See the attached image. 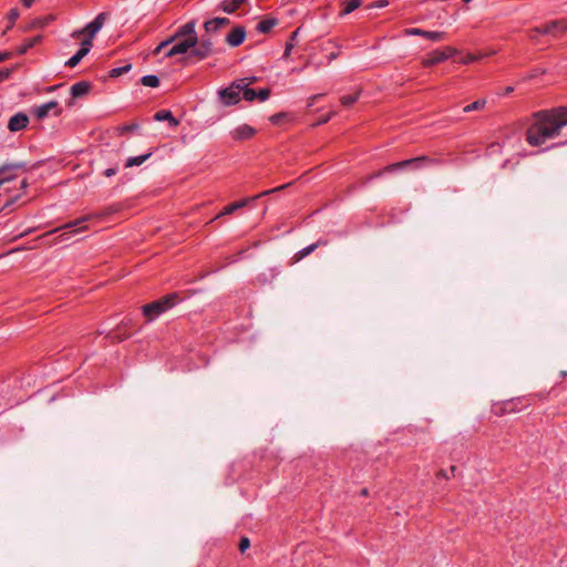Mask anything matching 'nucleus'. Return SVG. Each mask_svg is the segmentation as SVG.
<instances>
[{"instance_id":"21","label":"nucleus","mask_w":567,"mask_h":567,"mask_svg":"<svg viewBox=\"0 0 567 567\" xmlns=\"http://www.w3.org/2000/svg\"><path fill=\"white\" fill-rule=\"evenodd\" d=\"M94 215H86V216H83V217H80L73 221H70L68 224H64L63 226L54 229L53 231H58L60 229H73L75 227H79L78 229H74L73 231L76 233L79 230H83L85 229L86 227L83 226L84 223L89 221L90 219L93 218Z\"/></svg>"},{"instance_id":"8","label":"nucleus","mask_w":567,"mask_h":567,"mask_svg":"<svg viewBox=\"0 0 567 567\" xmlns=\"http://www.w3.org/2000/svg\"><path fill=\"white\" fill-rule=\"evenodd\" d=\"M109 18V13L107 12H101L99 13L93 21H91L90 23L86 24V27L79 31V34H82V33H85L86 35L90 37V39H93L96 33L102 29L104 22L106 21V19Z\"/></svg>"},{"instance_id":"51","label":"nucleus","mask_w":567,"mask_h":567,"mask_svg":"<svg viewBox=\"0 0 567 567\" xmlns=\"http://www.w3.org/2000/svg\"><path fill=\"white\" fill-rule=\"evenodd\" d=\"M437 477L446 478V480H449V478H450V476H449V474H447V471H445V470H440V471L437 472Z\"/></svg>"},{"instance_id":"59","label":"nucleus","mask_w":567,"mask_h":567,"mask_svg":"<svg viewBox=\"0 0 567 567\" xmlns=\"http://www.w3.org/2000/svg\"><path fill=\"white\" fill-rule=\"evenodd\" d=\"M514 91V87L513 86H506L505 90H504V94H509Z\"/></svg>"},{"instance_id":"11","label":"nucleus","mask_w":567,"mask_h":567,"mask_svg":"<svg viewBox=\"0 0 567 567\" xmlns=\"http://www.w3.org/2000/svg\"><path fill=\"white\" fill-rule=\"evenodd\" d=\"M404 33L406 35H419V37H423L430 41H433V42H439L441 40H443L444 38V32H441V31H426V30H423V29H419V28H410V29H405Z\"/></svg>"},{"instance_id":"30","label":"nucleus","mask_w":567,"mask_h":567,"mask_svg":"<svg viewBox=\"0 0 567 567\" xmlns=\"http://www.w3.org/2000/svg\"><path fill=\"white\" fill-rule=\"evenodd\" d=\"M141 83L144 85V86H150V87H157L159 85V79L157 75H154V74H147V75H144L142 79H141Z\"/></svg>"},{"instance_id":"61","label":"nucleus","mask_w":567,"mask_h":567,"mask_svg":"<svg viewBox=\"0 0 567 567\" xmlns=\"http://www.w3.org/2000/svg\"><path fill=\"white\" fill-rule=\"evenodd\" d=\"M247 79H248V81H247V82L249 83V85L256 81V78H255V76H252V78H247Z\"/></svg>"},{"instance_id":"25","label":"nucleus","mask_w":567,"mask_h":567,"mask_svg":"<svg viewBox=\"0 0 567 567\" xmlns=\"http://www.w3.org/2000/svg\"><path fill=\"white\" fill-rule=\"evenodd\" d=\"M42 41V35H35V37H32L30 39H27L24 41V43H22L18 49H17V53L20 54V55H23L25 54L31 48H33L34 45H37L38 43H40Z\"/></svg>"},{"instance_id":"3","label":"nucleus","mask_w":567,"mask_h":567,"mask_svg":"<svg viewBox=\"0 0 567 567\" xmlns=\"http://www.w3.org/2000/svg\"><path fill=\"white\" fill-rule=\"evenodd\" d=\"M179 300L176 292L169 293L142 307L143 315L148 321H153L165 311L173 308Z\"/></svg>"},{"instance_id":"12","label":"nucleus","mask_w":567,"mask_h":567,"mask_svg":"<svg viewBox=\"0 0 567 567\" xmlns=\"http://www.w3.org/2000/svg\"><path fill=\"white\" fill-rule=\"evenodd\" d=\"M29 124V117L25 113L19 112L10 117L8 122V130L10 132H19L24 130Z\"/></svg>"},{"instance_id":"17","label":"nucleus","mask_w":567,"mask_h":567,"mask_svg":"<svg viewBox=\"0 0 567 567\" xmlns=\"http://www.w3.org/2000/svg\"><path fill=\"white\" fill-rule=\"evenodd\" d=\"M255 134H256V130L248 124H241L231 132V136L236 141L249 140Z\"/></svg>"},{"instance_id":"46","label":"nucleus","mask_w":567,"mask_h":567,"mask_svg":"<svg viewBox=\"0 0 567 567\" xmlns=\"http://www.w3.org/2000/svg\"><path fill=\"white\" fill-rule=\"evenodd\" d=\"M293 49V43L288 41L285 47L284 58H288Z\"/></svg>"},{"instance_id":"14","label":"nucleus","mask_w":567,"mask_h":567,"mask_svg":"<svg viewBox=\"0 0 567 567\" xmlns=\"http://www.w3.org/2000/svg\"><path fill=\"white\" fill-rule=\"evenodd\" d=\"M21 169H27L25 162L4 163L2 166H0V176L4 175L1 179L6 178V177H11L9 179V182H10L16 177V174H13V172L21 171ZM6 183H8V181Z\"/></svg>"},{"instance_id":"57","label":"nucleus","mask_w":567,"mask_h":567,"mask_svg":"<svg viewBox=\"0 0 567 567\" xmlns=\"http://www.w3.org/2000/svg\"><path fill=\"white\" fill-rule=\"evenodd\" d=\"M28 185H29L28 179L24 178V179L21 181V186L20 187H21V189H25L28 187Z\"/></svg>"},{"instance_id":"34","label":"nucleus","mask_w":567,"mask_h":567,"mask_svg":"<svg viewBox=\"0 0 567 567\" xmlns=\"http://www.w3.org/2000/svg\"><path fill=\"white\" fill-rule=\"evenodd\" d=\"M21 197L20 194L18 195H14L12 197H10L9 199L6 200L4 204H2L0 206V213L3 212V210H12V206L18 202V199Z\"/></svg>"},{"instance_id":"22","label":"nucleus","mask_w":567,"mask_h":567,"mask_svg":"<svg viewBox=\"0 0 567 567\" xmlns=\"http://www.w3.org/2000/svg\"><path fill=\"white\" fill-rule=\"evenodd\" d=\"M239 81H243V83H240V86H244L241 90V93H240V94H243V99L248 102H254L255 100H257L256 90L249 87V83L247 82L248 79L243 78V79H239Z\"/></svg>"},{"instance_id":"39","label":"nucleus","mask_w":567,"mask_h":567,"mask_svg":"<svg viewBox=\"0 0 567 567\" xmlns=\"http://www.w3.org/2000/svg\"><path fill=\"white\" fill-rule=\"evenodd\" d=\"M517 406H516V402L515 401H507L504 403L503 408H502V411H506V412H514V411H517Z\"/></svg>"},{"instance_id":"29","label":"nucleus","mask_w":567,"mask_h":567,"mask_svg":"<svg viewBox=\"0 0 567 567\" xmlns=\"http://www.w3.org/2000/svg\"><path fill=\"white\" fill-rule=\"evenodd\" d=\"M361 6V0H350L343 3V9L340 12V16H347L353 12Z\"/></svg>"},{"instance_id":"52","label":"nucleus","mask_w":567,"mask_h":567,"mask_svg":"<svg viewBox=\"0 0 567 567\" xmlns=\"http://www.w3.org/2000/svg\"><path fill=\"white\" fill-rule=\"evenodd\" d=\"M10 56H11L10 52H2V53H0V62L7 60Z\"/></svg>"},{"instance_id":"48","label":"nucleus","mask_w":567,"mask_h":567,"mask_svg":"<svg viewBox=\"0 0 567 567\" xmlns=\"http://www.w3.org/2000/svg\"><path fill=\"white\" fill-rule=\"evenodd\" d=\"M116 173H117V168L116 167H110V168L104 171V175L106 177L114 176Z\"/></svg>"},{"instance_id":"31","label":"nucleus","mask_w":567,"mask_h":567,"mask_svg":"<svg viewBox=\"0 0 567 567\" xmlns=\"http://www.w3.org/2000/svg\"><path fill=\"white\" fill-rule=\"evenodd\" d=\"M359 95H360V91H358L353 94L343 95L340 99V102L343 106L349 107L358 101Z\"/></svg>"},{"instance_id":"18","label":"nucleus","mask_w":567,"mask_h":567,"mask_svg":"<svg viewBox=\"0 0 567 567\" xmlns=\"http://www.w3.org/2000/svg\"><path fill=\"white\" fill-rule=\"evenodd\" d=\"M198 42V38H185L173 45V52L176 54L188 53Z\"/></svg>"},{"instance_id":"10","label":"nucleus","mask_w":567,"mask_h":567,"mask_svg":"<svg viewBox=\"0 0 567 567\" xmlns=\"http://www.w3.org/2000/svg\"><path fill=\"white\" fill-rule=\"evenodd\" d=\"M91 89L92 84L89 81H80L74 83L70 89L71 99L68 101V106H73L74 99L86 95Z\"/></svg>"},{"instance_id":"44","label":"nucleus","mask_w":567,"mask_h":567,"mask_svg":"<svg viewBox=\"0 0 567 567\" xmlns=\"http://www.w3.org/2000/svg\"><path fill=\"white\" fill-rule=\"evenodd\" d=\"M11 74L10 69H0V83L6 81Z\"/></svg>"},{"instance_id":"35","label":"nucleus","mask_w":567,"mask_h":567,"mask_svg":"<svg viewBox=\"0 0 567 567\" xmlns=\"http://www.w3.org/2000/svg\"><path fill=\"white\" fill-rule=\"evenodd\" d=\"M175 41V37H169L167 38L165 41L161 42L153 51V54L154 55H157L159 54V52L166 48L167 45H169L171 43H173Z\"/></svg>"},{"instance_id":"23","label":"nucleus","mask_w":567,"mask_h":567,"mask_svg":"<svg viewBox=\"0 0 567 567\" xmlns=\"http://www.w3.org/2000/svg\"><path fill=\"white\" fill-rule=\"evenodd\" d=\"M247 0H223L219 8L226 13H234Z\"/></svg>"},{"instance_id":"19","label":"nucleus","mask_w":567,"mask_h":567,"mask_svg":"<svg viewBox=\"0 0 567 567\" xmlns=\"http://www.w3.org/2000/svg\"><path fill=\"white\" fill-rule=\"evenodd\" d=\"M230 23V20L228 18H214L210 20H207L204 23V28L207 33L217 32L220 28L228 25Z\"/></svg>"},{"instance_id":"36","label":"nucleus","mask_w":567,"mask_h":567,"mask_svg":"<svg viewBox=\"0 0 567 567\" xmlns=\"http://www.w3.org/2000/svg\"><path fill=\"white\" fill-rule=\"evenodd\" d=\"M270 93H271V91H270L269 87H264V89H260V90L256 91L257 99L260 102L266 101L270 96Z\"/></svg>"},{"instance_id":"58","label":"nucleus","mask_w":567,"mask_h":567,"mask_svg":"<svg viewBox=\"0 0 567 567\" xmlns=\"http://www.w3.org/2000/svg\"><path fill=\"white\" fill-rule=\"evenodd\" d=\"M298 31H299V29H297L296 31H293V32L291 33V37H290V40H289V41H291L292 43H293V40H296V38H297Z\"/></svg>"},{"instance_id":"33","label":"nucleus","mask_w":567,"mask_h":567,"mask_svg":"<svg viewBox=\"0 0 567 567\" xmlns=\"http://www.w3.org/2000/svg\"><path fill=\"white\" fill-rule=\"evenodd\" d=\"M132 69V64L131 63H127L123 66H118V68H114L110 71V76L111 78H117L124 73H127L130 70Z\"/></svg>"},{"instance_id":"9","label":"nucleus","mask_w":567,"mask_h":567,"mask_svg":"<svg viewBox=\"0 0 567 567\" xmlns=\"http://www.w3.org/2000/svg\"><path fill=\"white\" fill-rule=\"evenodd\" d=\"M51 111H53L54 115L56 116L62 113V110L60 109L56 101H49L42 105L34 106L32 113L38 120H43L50 114Z\"/></svg>"},{"instance_id":"62","label":"nucleus","mask_w":567,"mask_h":567,"mask_svg":"<svg viewBox=\"0 0 567 567\" xmlns=\"http://www.w3.org/2000/svg\"><path fill=\"white\" fill-rule=\"evenodd\" d=\"M450 471H451L452 475H454V473H455V471H456V466H454V465H453V466H451V467H450Z\"/></svg>"},{"instance_id":"28","label":"nucleus","mask_w":567,"mask_h":567,"mask_svg":"<svg viewBox=\"0 0 567 567\" xmlns=\"http://www.w3.org/2000/svg\"><path fill=\"white\" fill-rule=\"evenodd\" d=\"M85 55H87L85 49H79L78 52L65 62V66L75 68Z\"/></svg>"},{"instance_id":"53","label":"nucleus","mask_w":567,"mask_h":567,"mask_svg":"<svg viewBox=\"0 0 567 567\" xmlns=\"http://www.w3.org/2000/svg\"><path fill=\"white\" fill-rule=\"evenodd\" d=\"M177 55L176 52H173V47L165 53V58H173Z\"/></svg>"},{"instance_id":"42","label":"nucleus","mask_w":567,"mask_h":567,"mask_svg":"<svg viewBox=\"0 0 567 567\" xmlns=\"http://www.w3.org/2000/svg\"><path fill=\"white\" fill-rule=\"evenodd\" d=\"M91 48H92V39H90V37L87 35V38L82 41L80 49H85V53L89 54Z\"/></svg>"},{"instance_id":"63","label":"nucleus","mask_w":567,"mask_h":567,"mask_svg":"<svg viewBox=\"0 0 567 567\" xmlns=\"http://www.w3.org/2000/svg\"><path fill=\"white\" fill-rule=\"evenodd\" d=\"M361 495H363V496L368 495V489H367V488H363V489L361 491Z\"/></svg>"},{"instance_id":"37","label":"nucleus","mask_w":567,"mask_h":567,"mask_svg":"<svg viewBox=\"0 0 567 567\" xmlns=\"http://www.w3.org/2000/svg\"><path fill=\"white\" fill-rule=\"evenodd\" d=\"M250 547V540L248 537L243 536L238 544V549L240 553H245Z\"/></svg>"},{"instance_id":"54","label":"nucleus","mask_w":567,"mask_h":567,"mask_svg":"<svg viewBox=\"0 0 567 567\" xmlns=\"http://www.w3.org/2000/svg\"><path fill=\"white\" fill-rule=\"evenodd\" d=\"M34 0H22V4L25 8H30L33 4Z\"/></svg>"},{"instance_id":"1","label":"nucleus","mask_w":567,"mask_h":567,"mask_svg":"<svg viewBox=\"0 0 567 567\" xmlns=\"http://www.w3.org/2000/svg\"><path fill=\"white\" fill-rule=\"evenodd\" d=\"M533 118L526 132V141L532 146H540L547 140L558 136L567 125V106L538 111L533 114Z\"/></svg>"},{"instance_id":"20","label":"nucleus","mask_w":567,"mask_h":567,"mask_svg":"<svg viewBox=\"0 0 567 567\" xmlns=\"http://www.w3.org/2000/svg\"><path fill=\"white\" fill-rule=\"evenodd\" d=\"M153 118L157 122L167 121L169 127H176L179 125V121L174 117L173 113L169 110H161L157 111Z\"/></svg>"},{"instance_id":"15","label":"nucleus","mask_w":567,"mask_h":567,"mask_svg":"<svg viewBox=\"0 0 567 567\" xmlns=\"http://www.w3.org/2000/svg\"><path fill=\"white\" fill-rule=\"evenodd\" d=\"M451 56V53H446L442 50L432 51L422 62L423 66L430 68L436 65Z\"/></svg>"},{"instance_id":"32","label":"nucleus","mask_w":567,"mask_h":567,"mask_svg":"<svg viewBox=\"0 0 567 567\" xmlns=\"http://www.w3.org/2000/svg\"><path fill=\"white\" fill-rule=\"evenodd\" d=\"M485 104H486L485 99L477 100V101L464 106L463 112L470 113L472 111L482 110L485 106Z\"/></svg>"},{"instance_id":"45","label":"nucleus","mask_w":567,"mask_h":567,"mask_svg":"<svg viewBox=\"0 0 567 567\" xmlns=\"http://www.w3.org/2000/svg\"><path fill=\"white\" fill-rule=\"evenodd\" d=\"M389 6V1L388 0H377L375 2H373L371 4V8H385Z\"/></svg>"},{"instance_id":"26","label":"nucleus","mask_w":567,"mask_h":567,"mask_svg":"<svg viewBox=\"0 0 567 567\" xmlns=\"http://www.w3.org/2000/svg\"><path fill=\"white\" fill-rule=\"evenodd\" d=\"M327 243L323 241V240H318L317 243L315 244H311L305 248H302L301 250H299L296 256H295V260L296 261H299L301 259H303L305 257H307L308 255H310L311 252H313L319 246H322V245H326Z\"/></svg>"},{"instance_id":"43","label":"nucleus","mask_w":567,"mask_h":567,"mask_svg":"<svg viewBox=\"0 0 567 567\" xmlns=\"http://www.w3.org/2000/svg\"><path fill=\"white\" fill-rule=\"evenodd\" d=\"M286 116L285 113H277L270 116V122L275 125L280 124L281 120Z\"/></svg>"},{"instance_id":"4","label":"nucleus","mask_w":567,"mask_h":567,"mask_svg":"<svg viewBox=\"0 0 567 567\" xmlns=\"http://www.w3.org/2000/svg\"><path fill=\"white\" fill-rule=\"evenodd\" d=\"M567 31V20L559 19L550 21L542 27H535L529 30L528 37L532 41H536L540 34H548L554 38H558L560 34Z\"/></svg>"},{"instance_id":"55","label":"nucleus","mask_w":567,"mask_h":567,"mask_svg":"<svg viewBox=\"0 0 567 567\" xmlns=\"http://www.w3.org/2000/svg\"><path fill=\"white\" fill-rule=\"evenodd\" d=\"M62 84H56V85H52V86H49L47 89V92H54L56 89H59Z\"/></svg>"},{"instance_id":"2","label":"nucleus","mask_w":567,"mask_h":567,"mask_svg":"<svg viewBox=\"0 0 567 567\" xmlns=\"http://www.w3.org/2000/svg\"><path fill=\"white\" fill-rule=\"evenodd\" d=\"M441 164H443V161L440 158H434V157H430L426 155H422L419 157L404 159V161H401L398 163L390 164V165L385 166L382 171H379V172L372 174L369 177V181H371L373 178H379L384 173H394V172H398L403 168L420 169L424 166H436V165H441Z\"/></svg>"},{"instance_id":"13","label":"nucleus","mask_w":567,"mask_h":567,"mask_svg":"<svg viewBox=\"0 0 567 567\" xmlns=\"http://www.w3.org/2000/svg\"><path fill=\"white\" fill-rule=\"evenodd\" d=\"M246 39V29L243 25H236L226 37L228 45L235 48L240 45Z\"/></svg>"},{"instance_id":"7","label":"nucleus","mask_w":567,"mask_h":567,"mask_svg":"<svg viewBox=\"0 0 567 567\" xmlns=\"http://www.w3.org/2000/svg\"><path fill=\"white\" fill-rule=\"evenodd\" d=\"M213 51V42L209 38H202V40L197 42V44L192 48L188 53V58H196L197 60H204L210 55Z\"/></svg>"},{"instance_id":"38","label":"nucleus","mask_w":567,"mask_h":567,"mask_svg":"<svg viewBox=\"0 0 567 567\" xmlns=\"http://www.w3.org/2000/svg\"><path fill=\"white\" fill-rule=\"evenodd\" d=\"M118 210H120V206L118 205H113V206H110V207L105 208L102 213L97 214L96 216L97 217H105V216H109L111 214L117 213Z\"/></svg>"},{"instance_id":"50","label":"nucleus","mask_w":567,"mask_h":567,"mask_svg":"<svg viewBox=\"0 0 567 567\" xmlns=\"http://www.w3.org/2000/svg\"><path fill=\"white\" fill-rule=\"evenodd\" d=\"M137 128H138V124L132 123V124L125 125L123 127V131H134V130H137Z\"/></svg>"},{"instance_id":"6","label":"nucleus","mask_w":567,"mask_h":567,"mask_svg":"<svg viewBox=\"0 0 567 567\" xmlns=\"http://www.w3.org/2000/svg\"><path fill=\"white\" fill-rule=\"evenodd\" d=\"M289 184H286V185L279 186V187H275L272 189L261 192L260 194H258L256 196L247 197V198H244L241 200H238V202H235L233 204H229L216 216V218H219V217L225 216V215H230V214L235 213L237 209L246 207L247 205H249L254 200H256V199H258L260 197H264L266 195L272 194L275 192H278L280 189H284Z\"/></svg>"},{"instance_id":"60","label":"nucleus","mask_w":567,"mask_h":567,"mask_svg":"<svg viewBox=\"0 0 567 567\" xmlns=\"http://www.w3.org/2000/svg\"><path fill=\"white\" fill-rule=\"evenodd\" d=\"M11 177H6L3 179H0V187L6 184L7 181H9Z\"/></svg>"},{"instance_id":"27","label":"nucleus","mask_w":567,"mask_h":567,"mask_svg":"<svg viewBox=\"0 0 567 567\" xmlns=\"http://www.w3.org/2000/svg\"><path fill=\"white\" fill-rule=\"evenodd\" d=\"M151 155H152V152H148L147 154H144V155L128 157L126 159L125 167L140 166L146 159H148L151 157Z\"/></svg>"},{"instance_id":"56","label":"nucleus","mask_w":567,"mask_h":567,"mask_svg":"<svg viewBox=\"0 0 567 567\" xmlns=\"http://www.w3.org/2000/svg\"><path fill=\"white\" fill-rule=\"evenodd\" d=\"M330 117H331L330 115H327V116H324V117L320 118V120H319V122H318V124H324V123H327V122L330 120Z\"/></svg>"},{"instance_id":"40","label":"nucleus","mask_w":567,"mask_h":567,"mask_svg":"<svg viewBox=\"0 0 567 567\" xmlns=\"http://www.w3.org/2000/svg\"><path fill=\"white\" fill-rule=\"evenodd\" d=\"M19 17H20V12L17 8L11 9L8 13V19L11 24H13Z\"/></svg>"},{"instance_id":"16","label":"nucleus","mask_w":567,"mask_h":567,"mask_svg":"<svg viewBox=\"0 0 567 567\" xmlns=\"http://www.w3.org/2000/svg\"><path fill=\"white\" fill-rule=\"evenodd\" d=\"M195 20H190L187 23L181 25L172 37H175V40L182 38H198L195 31Z\"/></svg>"},{"instance_id":"47","label":"nucleus","mask_w":567,"mask_h":567,"mask_svg":"<svg viewBox=\"0 0 567 567\" xmlns=\"http://www.w3.org/2000/svg\"><path fill=\"white\" fill-rule=\"evenodd\" d=\"M321 96H322V94H316V95H312L311 97H309L307 106H308V107L313 106V105H315V103H316V101H317L318 99H320Z\"/></svg>"},{"instance_id":"49","label":"nucleus","mask_w":567,"mask_h":567,"mask_svg":"<svg viewBox=\"0 0 567 567\" xmlns=\"http://www.w3.org/2000/svg\"><path fill=\"white\" fill-rule=\"evenodd\" d=\"M499 148H501V145H499L498 143H493V144H491V145L488 146V148H487V150H488V152H489V153H494V152H496V151H497V150H499Z\"/></svg>"},{"instance_id":"64","label":"nucleus","mask_w":567,"mask_h":567,"mask_svg":"<svg viewBox=\"0 0 567 567\" xmlns=\"http://www.w3.org/2000/svg\"><path fill=\"white\" fill-rule=\"evenodd\" d=\"M560 145H567V141L558 143V144H555V146H560Z\"/></svg>"},{"instance_id":"41","label":"nucleus","mask_w":567,"mask_h":567,"mask_svg":"<svg viewBox=\"0 0 567 567\" xmlns=\"http://www.w3.org/2000/svg\"><path fill=\"white\" fill-rule=\"evenodd\" d=\"M546 73V70L544 69H535L533 70L528 75H526V80H533L535 78H537L538 75H542V74H545Z\"/></svg>"},{"instance_id":"5","label":"nucleus","mask_w":567,"mask_h":567,"mask_svg":"<svg viewBox=\"0 0 567 567\" xmlns=\"http://www.w3.org/2000/svg\"><path fill=\"white\" fill-rule=\"evenodd\" d=\"M243 81L235 80L231 84L225 89L218 91V97L223 105L230 106L236 105L240 101V93L244 86H240Z\"/></svg>"},{"instance_id":"24","label":"nucleus","mask_w":567,"mask_h":567,"mask_svg":"<svg viewBox=\"0 0 567 567\" xmlns=\"http://www.w3.org/2000/svg\"><path fill=\"white\" fill-rule=\"evenodd\" d=\"M277 24H278V20L276 18H267L257 23L256 30L259 33H268Z\"/></svg>"}]
</instances>
